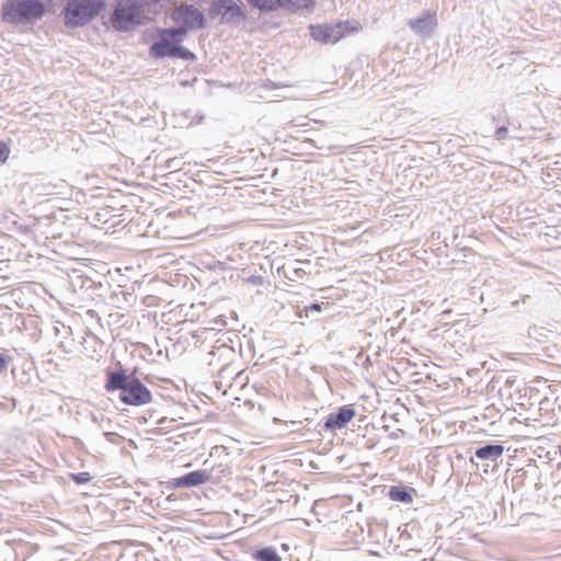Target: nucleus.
<instances>
[{
	"label": "nucleus",
	"instance_id": "obj_6",
	"mask_svg": "<svg viewBox=\"0 0 561 561\" xmlns=\"http://www.w3.org/2000/svg\"><path fill=\"white\" fill-rule=\"evenodd\" d=\"M175 23L181 24L179 28L165 31L171 36H183L188 28L203 27L205 19L203 13L193 5H181L176 8L172 14Z\"/></svg>",
	"mask_w": 561,
	"mask_h": 561
},
{
	"label": "nucleus",
	"instance_id": "obj_22",
	"mask_svg": "<svg viewBox=\"0 0 561 561\" xmlns=\"http://www.w3.org/2000/svg\"><path fill=\"white\" fill-rule=\"evenodd\" d=\"M529 297H530L529 295H524V296L522 297L520 301H522L523 304H526V301H527V299H529Z\"/></svg>",
	"mask_w": 561,
	"mask_h": 561
},
{
	"label": "nucleus",
	"instance_id": "obj_5",
	"mask_svg": "<svg viewBox=\"0 0 561 561\" xmlns=\"http://www.w3.org/2000/svg\"><path fill=\"white\" fill-rule=\"evenodd\" d=\"M101 0H68L65 12L67 26H82L95 16L102 8Z\"/></svg>",
	"mask_w": 561,
	"mask_h": 561
},
{
	"label": "nucleus",
	"instance_id": "obj_16",
	"mask_svg": "<svg viewBox=\"0 0 561 561\" xmlns=\"http://www.w3.org/2000/svg\"><path fill=\"white\" fill-rule=\"evenodd\" d=\"M253 5L263 10H276L278 8L277 0H249Z\"/></svg>",
	"mask_w": 561,
	"mask_h": 561
},
{
	"label": "nucleus",
	"instance_id": "obj_15",
	"mask_svg": "<svg viewBox=\"0 0 561 561\" xmlns=\"http://www.w3.org/2000/svg\"><path fill=\"white\" fill-rule=\"evenodd\" d=\"M278 8L284 7L288 9H302L311 4V0H277Z\"/></svg>",
	"mask_w": 561,
	"mask_h": 561
},
{
	"label": "nucleus",
	"instance_id": "obj_10",
	"mask_svg": "<svg viewBox=\"0 0 561 561\" xmlns=\"http://www.w3.org/2000/svg\"><path fill=\"white\" fill-rule=\"evenodd\" d=\"M504 446L501 444H486L476 449L474 456L482 461L496 463L503 456Z\"/></svg>",
	"mask_w": 561,
	"mask_h": 561
},
{
	"label": "nucleus",
	"instance_id": "obj_12",
	"mask_svg": "<svg viewBox=\"0 0 561 561\" xmlns=\"http://www.w3.org/2000/svg\"><path fill=\"white\" fill-rule=\"evenodd\" d=\"M409 24L416 33L424 32L427 26L433 27L436 24L435 13H426L423 18L411 20Z\"/></svg>",
	"mask_w": 561,
	"mask_h": 561
},
{
	"label": "nucleus",
	"instance_id": "obj_18",
	"mask_svg": "<svg viewBox=\"0 0 561 561\" xmlns=\"http://www.w3.org/2000/svg\"><path fill=\"white\" fill-rule=\"evenodd\" d=\"M72 480L78 484H84L91 480V476L89 472H79L72 474Z\"/></svg>",
	"mask_w": 561,
	"mask_h": 561
},
{
	"label": "nucleus",
	"instance_id": "obj_8",
	"mask_svg": "<svg viewBox=\"0 0 561 561\" xmlns=\"http://www.w3.org/2000/svg\"><path fill=\"white\" fill-rule=\"evenodd\" d=\"M356 415L353 405L346 404L337 409L336 412L330 413L324 422L323 430L335 432L344 428L350 421Z\"/></svg>",
	"mask_w": 561,
	"mask_h": 561
},
{
	"label": "nucleus",
	"instance_id": "obj_19",
	"mask_svg": "<svg viewBox=\"0 0 561 561\" xmlns=\"http://www.w3.org/2000/svg\"><path fill=\"white\" fill-rule=\"evenodd\" d=\"M10 154V148L7 144L0 141V163H4Z\"/></svg>",
	"mask_w": 561,
	"mask_h": 561
},
{
	"label": "nucleus",
	"instance_id": "obj_21",
	"mask_svg": "<svg viewBox=\"0 0 561 561\" xmlns=\"http://www.w3.org/2000/svg\"><path fill=\"white\" fill-rule=\"evenodd\" d=\"M103 436L105 437V439H106L108 443H112V444H115V443H116V437H117V434H116V433H113V432H104V433H103Z\"/></svg>",
	"mask_w": 561,
	"mask_h": 561
},
{
	"label": "nucleus",
	"instance_id": "obj_14",
	"mask_svg": "<svg viewBox=\"0 0 561 561\" xmlns=\"http://www.w3.org/2000/svg\"><path fill=\"white\" fill-rule=\"evenodd\" d=\"M218 13H227L232 11V14H242L241 9L231 0H218L214 3Z\"/></svg>",
	"mask_w": 561,
	"mask_h": 561
},
{
	"label": "nucleus",
	"instance_id": "obj_24",
	"mask_svg": "<svg viewBox=\"0 0 561 561\" xmlns=\"http://www.w3.org/2000/svg\"><path fill=\"white\" fill-rule=\"evenodd\" d=\"M219 265H221V268L224 270L225 266H224V263L222 262H218Z\"/></svg>",
	"mask_w": 561,
	"mask_h": 561
},
{
	"label": "nucleus",
	"instance_id": "obj_20",
	"mask_svg": "<svg viewBox=\"0 0 561 561\" xmlns=\"http://www.w3.org/2000/svg\"><path fill=\"white\" fill-rule=\"evenodd\" d=\"M10 359L9 356L0 353V374L7 370Z\"/></svg>",
	"mask_w": 561,
	"mask_h": 561
},
{
	"label": "nucleus",
	"instance_id": "obj_1",
	"mask_svg": "<svg viewBox=\"0 0 561 561\" xmlns=\"http://www.w3.org/2000/svg\"><path fill=\"white\" fill-rule=\"evenodd\" d=\"M104 388L107 392L119 390V400L128 405L139 407L152 400L150 390L134 374L127 375L123 368L106 371Z\"/></svg>",
	"mask_w": 561,
	"mask_h": 561
},
{
	"label": "nucleus",
	"instance_id": "obj_3",
	"mask_svg": "<svg viewBox=\"0 0 561 561\" xmlns=\"http://www.w3.org/2000/svg\"><path fill=\"white\" fill-rule=\"evenodd\" d=\"M362 25L357 21H339L333 24H317L310 26L311 37L321 44H336L341 39L358 33Z\"/></svg>",
	"mask_w": 561,
	"mask_h": 561
},
{
	"label": "nucleus",
	"instance_id": "obj_17",
	"mask_svg": "<svg viewBox=\"0 0 561 561\" xmlns=\"http://www.w3.org/2000/svg\"><path fill=\"white\" fill-rule=\"evenodd\" d=\"M322 306L323 304H311L310 306H306L302 309H299L297 311V316L299 318L309 317V314L312 312H320L322 310Z\"/></svg>",
	"mask_w": 561,
	"mask_h": 561
},
{
	"label": "nucleus",
	"instance_id": "obj_23",
	"mask_svg": "<svg viewBox=\"0 0 561 561\" xmlns=\"http://www.w3.org/2000/svg\"><path fill=\"white\" fill-rule=\"evenodd\" d=\"M520 302H522L520 300H515L512 302V307L517 308Z\"/></svg>",
	"mask_w": 561,
	"mask_h": 561
},
{
	"label": "nucleus",
	"instance_id": "obj_13",
	"mask_svg": "<svg viewBox=\"0 0 561 561\" xmlns=\"http://www.w3.org/2000/svg\"><path fill=\"white\" fill-rule=\"evenodd\" d=\"M252 557L257 561H282L274 547H264L256 550Z\"/></svg>",
	"mask_w": 561,
	"mask_h": 561
},
{
	"label": "nucleus",
	"instance_id": "obj_4",
	"mask_svg": "<svg viewBox=\"0 0 561 561\" xmlns=\"http://www.w3.org/2000/svg\"><path fill=\"white\" fill-rule=\"evenodd\" d=\"M158 2L159 0H126V3H119L113 15L114 26L117 30H128L134 24L142 23L146 8Z\"/></svg>",
	"mask_w": 561,
	"mask_h": 561
},
{
	"label": "nucleus",
	"instance_id": "obj_2",
	"mask_svg": "<svg viewBox=\"0 0 561 561\" xmlns=\"http://www.w3.org/2000/svg\"><path fill=\"white\" fill-rule=\"evenodd\" d=\"M47 12L41 0H8L1 8L0 18L4 24L20 25L41 20Z\"/></svg>",
	"mask_w": 561,
	"mask_h": 561
},
{
	"label": "nucleus",
	"instance_id": "obj_9",
	"mask_svg": "<svg viewBox=\"0 0 561 561\" xmlns=\"http://www.w3.org/2000/svg\"><path fill=\"white\" fill-rule=\"evenodd\" d=\"M210 480V473L206 470H196L173 479L170 483L173 488H191L204 484Z\"/></svg>",
	"mask_w": 561,
	"mask_h": 561
},
{
	"label": "nucleus",
	"instance_id": "obj_7",
	"mask_svg": "<svg viewBox=\"0 0 561 561\" xmlns=\"http://www.w3.org/2000/svg\"><path fill=\"white\" fill-rule=\"evenodd\" d=\"M167 30L161 32V39L158 43H154L150 47V55L154 58H163V57H179L181 59L190 60L194 59L195 56L193 53L183 48L180 43L181 38H175L176 36H171Z\"/></svg>",
	"mask_w": 561,
	"mask_h": 561
},
{
	"label": "nucleus",
	"instance_id": "obj_11",
	"mask_svg": "<svg viewBox=\"0 0 561 561\" xmlns=\"http://www.w3.org/2000/svg\"><path fill=\"white\" fill-rule=\"evenodd\" d=\"M388 495H389L390 500L396 501V502H400V503H404V504H411L413 502V496H412L411 492L403 486H398V485L391 486Z\"/></svg>",
	"mask_w": 561,
	"mask_h": 561
}]
</instances>
